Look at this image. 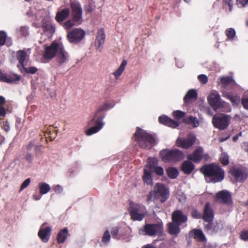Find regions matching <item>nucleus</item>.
Here are the masks:
<instances>
[{"instance_id": "1", "label": "nucleus", "mask_w": 248, "mask_h": 248, "mask_svg": "<svg viewBox=\"0 0 248 248\" xmlns=\"http://www.w3.org/2000/svg\"><path fill=\"white\" fill-rule=\"evenodd\" d=\"M201 171L204 174L207 182H219L224 178V170L217 165L213 164L204 166L201 169Z\"/></svg>"}, {"instance_id": "2", "label": "nucleus", "mask_w": 248, "mask_h": 248, "mask_svg": "<svg viewBox=\"0 0 248 248\" xmlns=\"http://www.w3.org/2000/svg\"><path fill=\"white\" fill-rule=\"evenodd\" d=\"M112 108L111 105L109 103H105L103 105L101 106L96 110L93 117L89 122V125H91L93 124H95V126L91 127L86 131V135L88 136H91L93 134L96 133L102 129L104 125V123L103 122V119L104 118V116L100 117L99 113L103 111L108 110Z\"/></svg>"}, {"instance_id": "3", "label": "nucleus", "mask_w": 248, "mask_h": 248, "mask_svg": "<svg viewBox=\"0 0 248 248\" xmlns=\"http://www.w3.org/2000/svg\"><path fill=\"white\" fill-rule=\"evenodd\" d=\"M207 100L217 112H229L231 111V108L229 103L222 100L220 96L217 91L212 92L208 96Z\"/></svg>"}, {"instance_id": "4", "label": "nucleus", "mask_w": 248, "mask_h": 248, "mask_svg": "<svg viewBox=\"0 0 248 248\" xmlns=\"http://www.w3.org/2000/svg\"><path fill=\"white\" fill-rule=\"evenodd\" d=\"M134 137L139 145L143 148H150L155 143L154 138L150 134L138 127Z\"/></svg>"}, {"instance_id": "5", "label": "nucleus", "mask_w": 248, "mask_h": 248, "mask_svg": "<svg viewBox=\"0 0 248 248\" xmlns=\"http://www.w3.org/2000/svg\"><path fill=\"white\" fill-rule=\"evenodd\" d=\"M160 155L162 160L165 162L179 161L184 157L183 153L178 149L163 150L160 152Z\"/></svg>"}, {"instance_id": "6", "label": "nucleus", "mask_w": 248, "mask_h": 248, "mask_svg": "<svg viewBox=\"0 0 248 248\" xmlns=\"http://www.w3.org/2000/svg\"><path fill=\"white\" fill-rule=\"evenodd\" d=\"M229 172L236 182H243L248 177V170L243 166H233L230 169Z\"/></svg>"}, {"instance_id": "7", "label": "nucleus", "mask_w": 248, "mask_h": 248, "mask_svg": "<svg viewBox=\"0 0 248 248\" xmlns=\"http://www.w3.org/2000/svg\"><path fill=\"white\" fill-rule=\"evenodd\" d=\"M129 212L132 219L137 221L142 220L146 214L144 206L134 203L130 204Z\"/></svg>"}, {"instance_id": "8", "label": "nucleus", "mask_w": 248, "mask_h": 248, "mask_svg": "<svg viewBox=\"0 0 248 248\" xmlns=\"http://www.w3.org/2000/svg\"><path fill=\"white\" fill-rule=\"evenodd\" d=\"M153 191L154 198L159 200L161 202L166 201L169 196L168 189L166 188L162 184H156Z\"/></svg>"}, {"instance_id": "9", "label": "nucleus", "mask_w": 248, "mask_h": 248, "mask_svg": "<svg viewBox=\"0 0 248 248\" xmlns=\"http://www.w3.org/2000/svg\"><path fill=\"white\" fill-rule=\"evenodd\" d=\"M162 226L160 224H146L143 229L140 230V234L155 236L161 232Z\"/></svg>"}, {"instance_id": "10", "label": "nucleus", "mask_w": 248, "mask_h": 248, "mask_svg": "<svg viewBox=\"0 0 248 248\" xmlns=\"http://www.w3.org/2000/svg\"><path fill=\"white\" fill-rule=\"evenodd\" d=\"M230 120L231 117L229 115L215 116L212 119V123L215 127L220 130H223L229 125Z\"/></svg>"}, {"instance_id": "11", "label": "nucleus", "mask_w": 248, "mask_h": 248, "mask_svg": "<svg viewBox=\"0 0 248 248\" xmlns=\"http://www.w3.org/2000/svg\"><path fill=\"white\" fill-rule=\"evenodd\" d=\"M70 5L72 9V15L74 20L79 23L82 19V10L79 2L77 0H71Z\"/></svg>"}, {"instance_id": "12", "label": "nucleus", "mask_w": 248, "mask_h": 248, "mask_svg": "<svg viewBox=\"0 0 248 248\" xmlns=\"http://www.w3.org/2000/svg\"><path fill=\"white\" fill-rule=\"evenodd\" d=\"M196 139V138L195 135L190 133L186 139L178 138L176 140V143L179 147L187 149L193 145Z\"/></svg>"}, {"instance_id": "13", "label": "nucleus", "mask_w": 248, "mask_h": 248, "mask_svg": "<svg viewBox=\"0 0 248 248\" xmlns=\"http://www.w3.org/2000/svg\"><path fill=\"white\" fill-rule=\"evenodd\" d=\"M85 35V32L83 30L80 29H76L69 32L67 37L70 42L77 43L83 39Z\"/></svg>"}, {"instance_id": "14", "label": "nucleus", "mask_w": 248, "mask_h": 248, "mask_svg": "<svg viewBox=\"0 0 248 248\" xmlns=\"http://www.w3.org/2000/svg\"><path fill=\"white\" fill-rule=\"evenodd\" d=\"M62 44L53 42L48 47L46 48L44 57L46 59H51L57 55L59 48L62 47Z\"/></svg>"}, {"instance_id": "15", "label": "nucleus", "mask_w": 248, "mask_h": 248, "mask_svg": "<svg viewBox=\"0 0 248 248\" xmlns=\"http://www.w3.org/2000/svg\"><path fill=\"white\" fill-rule=\"evenodd\" d=\"M216 201L221 203L229 205L232 203L231 195L227 190L217 192L215 197Z\"/></svg>"}, {"instance_id": "16", "label": "nucleus", "mask_w": 248, "mask_h": 248, "mask_svg": "<svg viewBox=\"0 0 248 248\" xmlns=\"http://www.w3.org/2000/svg\"><path fill=\"white\" fill-rule=\"evenodd\" d=\"M157 160L155 158H149L147 163L149 169L153 172H155L156 174L162 175L164 173V170L161 167L156 166Z\"/></svg>"}, {"instance_id": "17", "label": "nucleus", "mask_w": 248, "mask_h": 248, "mask_svg": "<svg viewBox=\"0 0 248 248\" xmlns=\"http://www.w3.org/2000/svg\"><path fill=\"white\" fill-rule=\"evenodd\" d=\"M214 217V211L212 210L210 204L207 202L204 208L202 218L206 222H212Z\"/></svg>"}, {"instance_id": "18", "label": "nucleus", "mask_w": 248, "mask_h": 248, "mask_svg": "<svg viewBox=\"0 0 248 248\" xmlns=\"http://www.w3.org/2000/svg\"><path fill=\"white\" fill-rule=\"evenodd\" d=\"M20 76L13 74H7L0 72V80L7 83H16L19 81Z\"/></svg>"}, {"instance_id": "19", "label": "nucleus", "mask_w": 248, "mask_h": 248, "mask_svg": "<svg viewBox=\"0 0 248 248\" xmlns=\"http://www.w3.org/2000/svg\"><path fill=\"white\" fill-rule=\"evenodd\" d=\"M45 223L42 225L39 232L38 236L44 242H47L50 237L51 228L49 227H45Z\"/></svg>"}, {"instance_id": "20", "label": "nucleus", "mask_w": 248, "mask_h": 248, "mask_svg": "<svg viewBox=\"0 0 248 248\" xmlns=\"http://www.w3.org/2000/svg\"><path fill=\"white\" fill-rule=\"evenodd\" d=\"M106 35L103 29H100L98 30L97 35L94 42V45L97 50H100L102 46L105 42Z\"/></svg>"}, {"instance_id": "21", "label": "nucleus", "mask_w": 248, "mask_h": 248, "mask_svg": "<svg viewBox=\"0 0 248 248\" xmlns=\"http://www.w3.org/2000/svg\"><path fill=\"white\" fill-rule=\"evenodd\" d=\"M172 221L174 223L181 225L187 221V217L180 210H177L172 214Z\"/></svg>"}, {"instance_id": "22", "label": "nucleus", "mask_w": 248, "mask_h": 248, "mask_svg": "<svg viewBox=\"0 0 248 248\" xmlns=\"http://www.w3.org/2000/svg\"><path fill=\"white\" fill-rule=\"evenodd\" d=\"M59 48V50L57 54V59L59 63L62 65L68 62L69 55L68 53L64 50L62 45V47Z\"/></svg>"}, {"instance_id": "23", "label": "nucleus", "mask_w": 248, "mask_h": 248, "mask_svg": "<svg viewBox=\"0 0 248 248\" xmlns=\"http://www.w3.org/2000/svg\"><path fill=\"white\" fill-rule=\"evenodd\" d=\"M158 121L159 123L172 128H176L179 125L177 122L169 118L165 115L160 116Z\"/></svg>"}, {"instance_id": "24", "label": "nucleus", "mask_w": 248, "mask_h": 248, "mask_svg": "<svg viewBox=\"0 0 248 248\" xmlns=\"http://www.w3.org/2000/svg\"><path fill=\"white\" fill-rule=\"evenodd\" d=\"M203 150L202 148H198L193 153L188 155V159L195 162H199L202 157Z\"/></svg>"}, {"instance_id": "25", "label": "nucleus", "mask_w": 248, "mask_h": 248, "mask_svg": "<svg viewBox=\"0 0 248 248\" xmlns=\"http://www.w3.org/2000/svg\"><path fill=\"white\" fill-rule=\"evenodd\" d=\"M16 56L19 63L17 66L22 71V68L24 69V62L27 59V54L24 50H19L17 52Z\"/></svg>"}, {"instance_id": "26", "label": "nucleus", "mask_w": 248, "mask_h": 248, "mask_svg": "<svg viewBox=\"0 0 248 248\" xmlns=\"http://www.w3.org/2000/svg\"><path fill=\"white\" fill-rule=\"evenodd\" d=\"M152 173V172L149 169L148 166L146 164L144 169V174L142 176V179L147 185H152V181L151 179Z\"/></svg>"}, {"instance_id": "27", "label": "nucleus", "mask_w": 248, "mask_h": 248, "mask_svg": "<svg viewBox=\"0 0 248 248\" xmlns=\"http://www.w3.org/2000/svg\"><path fill=\"white\" fill-rule=\"evenodd\" d=\"M197 98V93L196 90H190L184 97V100L185 103L187 104L193 100H196Z\"/></svg>"}, {"instance_id": "28", "label": "nucleus", "mask_w": 248, "mask_h": 248, "mask_svg": "<svg viewBox=\"0 0 248 248\" xmlns=\"http://www.w3.org/2000/svg\"><path fill=\"white\" fill-rule=\"evenodd\" d=\"M111 233L113 238L116 239H120L125 235V232L123 231L121 228L118 227H115L112 228Z\"/></svg>"}, {"instance_id": "29", "label": "nucleus", "mask_w": 248, "mask_h": 248, "mask_svg": "<svg viewBox=\"0 0 248 248\" xmlns=\"http://www.w3.org/2000/svg\"><path fill=\"white\" fill-rule=\"evenodd\" d=\"M219 79L220 83L224 87H226L228 86H230L232 87L235 85V81L232 78L229 77H220Z\"/></svg>"}, {"instance_id": "30", "label": "nucleus", "mask_w": 248, "mask_h": 248, "mask_svg": "<svg viewBox=\"0 0 248 248\" xmlns=\"http://www.w3.org/2000/svg\"><path fill=\"white\" fill-rule=\"evenodd\" d=\"M69 13V10L67 8L58 12L55 17L56 20L59 22H62L68 17Z\"/></svg>"}, {"instance_id": "31", "label": "nucleus", "mask_w": 248, "mask_h": 248, "mask_svg": "<svg viewBox=\"0 0 248 248\" xmlns=\"http://www.w3.org/2000/svg\"><path fill=\"white\" fill-rule=\"evenodd\" d=\"M181 169L185 174H190L194 169L193 164L189 161H185L182 165Z\"/></svg>"}, {"instance_id": "32", "label": "nucleus", "mask_w": 248, "mask_h": 248, "mask_svg": "<svg viewBox=\"0 0 248 248\" xmlns=\"http://www.w3.org/2000/svg\"><path fill=\"white\" fill-rule=\"evenodd\" d=\"M180 225L173 221L169 223L168 224L169 233L172 235H177L180 232Z\"/></svg>"}, {"instance_id": "33", "label": "nucleus", "mask_w": 248, "mask_h": 248, "mask_svg": "<svg viewBox=\"0 0 248 248\" xmlns=\"http://www.w3.org/2000/svg\"><path fill=\"white\" fill-rule=\"evenodd\" d=\"M42 26L44 29V31L48 32L50 35L55 31V27L48 20L43 21L42 24Z\"/></svg>"}, {"instance_id": "34", "label": "nucleus", "mask_w": 248, "mask_h": 248, "mask_svg": "<svg viewBox=\"0 0 248 248\" xmlns=\"http://www.w3.org/2000/svg\"><path fill=\"white\" fill-rule=\"evenodd\" d=\"M190 234L193 236L195 239L202 242H203L205 240V237L203 232L199 230H193L191 231Z\"/></svg>"}, {"instance_id": "35", "label": "nucleus", "mask_w": 248, "mask_h": 248, "mask_svg": "<svg viewBox=\"0 0 248 248\" xmlns=\"http://www.w3.org/2000/svg\"><path fill=\"white\" fill-rule=\"evenodd\" d=\"M68 234L67 228L62 230L57 235V240L59 243H63L66 239Z\"/></svg>"}, {"instance_id": "36", "label": "nucleus", "mask_w": 248, "mask_h": 248, "mask_svg": "<svg viewBox=\"0 0 248 248\" xmlns=\"http://www.w3.org/2000/svg\"><path fill=\"white\" fill-rule=\"evenodd\" d=\"M41 194L44 195L47 193L50 190V187L48 184L46 183H39L37 186Z\"/></svg>"}, {"instance_id": "37", "label": "nucleus", "mask_w": 248, "mask_h": 248, "mask_svg": "<svg viewBox=\"0 0 248 248\" xmlns=\"http://www.w3.org/2000/svg\"><path fill=\"white\" fill-rule=\"evenodd\" d=\"M183 121L186 124L192 125L194 127H197L200 124V122L198 119L193 116H190L188 118H185Z\"/></svg>"}, {"instance_id": "38", "label": "nucleus", "mask_w": 248, "mask_h": 248, "mask_svg": "<svg viewBox=\"0 0 248 248\" xmlns=\"http://www.w3.org/2000/svg\"><path fill=\"white\" fill-rule=\"evenodd\" d=\"M126 64L127 62L125 60H124L117 70L113 72V74L116 79L118 78L122 75L124 70Z\"/></svg>"}, {"instance_id": "39", "label": "nucleus", "mask_w": 248, "mask_h": 248, "mask_svg": "<svg viewBox=\"0 0 248 248\" xmlns=\"http://www.w3.org/2000/svg\"><path fill=\"white\" fill-rule=\"evenodd\" d=\"M204 226L206 231L211 233L216 232L218 230V226L213 224L212 222L205 224Z\"/></svg>"}, {"instance_id": "40", "label": "nucleus", "mask_w": 248, "mask_h": 248, "mask_svg": "<svg viewBox=\"0 0 248 248\" xmlns=\"http://www.w3.org/2000/svg\"><path fill=\"white\" fill-rule=\"evenodd\" d=\"M167 173L168 176L171 179L176 178L179 174L178 170L172 167L169 168L167 170Z\"/></svg>"}, {"instance_id": "41", "label": "nucleus", "mask_w": 248, "mask_h": 248, "mask_svg": "<svg viewBox=\"0 0 248 248\" xmlns=\"http://www.w3.org/2000/svg\"><path fill=\"white\" fill-rule=\"evenodd\" d=\"M111 236L108 229H107L103 235L102 239V242L105 244L108 245L110 240Z\"/></svg>"}, {"instance_id": "42", "label": "nucleus", "mask_w": 248, "mask_h": 248, "mask_svg": "<svg viewBox=\"0 0 248 248\" xmlns=\"http://www.w3.org/2000/svg\"><path fill=\"white\" fill-rule=\"evenodd\" d=\"M219 160L223 165H227L229 162V157L226 153H222L220 155Z\"/></svg>"}, {"instance_id": "43", "label": "nucleus", "mask_w": 248, "mask_h": 248, "mask_svg": "<svg viewBox=\"0 0 248 248\" xmlns=\"http://www.w3.org/2000/svg\"><path fill=\"white\" fill-rule=\"evenodd\" d=\"M225 34L227 36L228 39H232L235 35V31L233 28H229L225 31Z\"/></svg>"}, {"instance_id": "44", "label": "nucleus", "mask_w": 248, "mask_h": 248, "mask_svg": "<svg viewBox=\"0 0 248 248\" xmlns=\"http://www.w3.org/2000/svg\"><path fill=\"white\" fill-rule=\"evenodd\" d=\"M29 151L31 153L32 151L35 153H38L41 150V146L39 145H35L32 143H31L29 145Z\"/></svg>"}, {"instance_id": "45", "label": "nucleus", "mask_w": 248, "mask_h": 248, "mask_svg": "<svg viewBox=\"0 0 248 248\" xmlns=\"http://www.w3.org/2000/svg\"><path fill=\"white\" fill-rule=\"evenodd\" d=\"M22 71H21V72H26V73H30V74H32L35 73L37 71V69L35 67H29L25 68L24 66V69H23V68H22Z\"/></svg>"}, {"instance_id": "46", "label": "nucleus", "mask_w": 248, "mask_h": 248, "mask_svg": "<svg viewBox=\"0 0 248 248\" xmlns=\"http://www.w3.org/2000/svg\"><path fill=\"white\" fill-rule=\"evenodd\" d=\"M185 115V113L181 110H176L173 112V116L177 119H180L183 118Z\"/></svg>"}, {"instance_id": "47", "label": "nucleus", "mask_w": 248, "mask_h": 248, "mask_svg": "<svg viewBox=\"0 0 248 248\" xmlns=\"http://www.w3.org/2000/svg\"><path fill=\"white\" fill-rule=\"evenodd\" d=\"M198 78L200 82L203 84H206L208 81V78L207 76L203 74L199 75Z\"/></svg>"}, {"instance_id": "48", "label": "nucleus", "mask_w": 248, "mask_h": 248, "mask_svg": "<svg viewBox=\"0 0 248 248\" xmlns=\"http://www.w3.org/2000/svg\"><path fill=\"white\" fill-rule=\"evenodd\" d=\"M31 183V179L30 178H27L21 184L20 188V191H22L24 189L26 188L27 186H29Z\"/></svg>"}, {"instance_id": "49", "label": "nucleus", "mask_w": 248, "mask_h": 248, "mask_svg": "<svg viewBox=\"0 0 248 248\" xmlns=\"http://www.w3.org/2000/svg\"><path fill=\"white\" fill-rule=\"evenodd\" d=\"M18 31L23 36H25L28 34V29L26 27H21Z\"/></svg>"}, {"instance_id": "50", "label": "nucleus", "mask_w": 248, "mask_h": 248, "mask_svg": "<svg viewBox=\"0 0 248 248\" xmlns=\"http://www.w3.org/2000/svg\"><path fill=\"white\" fill-rule=\"evenodd\" d=\"M229 100L233 105H237L240 101V98L238 96L232 95Z\"/></svg>"}, {"instance_id": "51", "label": "nucleus", "mask_w": 248, "mask_h": 248, "mask_svg": "<svg viewBox=\"0 0 248 248\" xmlns=\"http://www.w3.org/2000/svg\"><path fill=\"white\" fill-rule=\"evenodd\" d=\"M75 22H76L74 20L73 18V20H70L66 21L64 23V25L65 28L66 29H69L71 28L74 25Z\"/></svg>"}, {"instance_id": "52", "label": "nucleus", "mask_w": 248, "mask_h": 248, "mask_svg": "<svg viewBox=\"0 0 248 248\" xmlns=\"http://www.w3.org/2000/svg\"><path fill=\"white\" fill-rule=\"evenodd\" d=\"M237 4L239 7H243L248 5V0H237Z\"/></svg>"}, {"instance_id": "53", "label": "nucleus", "mask_w": 248, "mask_h": 248, "mask_svg": "<svg viewBox=\"0 0 248 248\" xmlns=\"http://www.w3.org/2000/svg\"><path fill=\"white\" fill-rule=\"evenodd\" d=\"M6 38V35L5 32L1 31H0V44L3 45L5 43Z\"/></svg>"}, {"instance_id": "54", "label": "nucleus", "mask_w": 248, "mask_h": 248, "mask_svg": "<svg viewBox=\"0 0 248 248\" xmlns=\"http://www.w3.org/2000/svg\"><path fill=\"white\" fill-rule=\"evenodd\" d=\"M240 237L244 241H248V231H243L240 234Z\"/></svg>"}, {"instance_id": "55", "label": "nucleus", "mask_w": 248, "mask_h": 248, "mask_svg": "<svg viewBox=\"0 0 248 248\" xmlns=\"http://www.w3.org/2000/svg\"><path fill=\"white\" fill-rule=\"evenodd\" d=\"M242 104L244 108L248 110V97H244L242 98Z\"/></svg>"}, {"instance_id": "56", "label": "nucleus", "mask_w": 248, "mask_h": 248, "mask_svg": "<svg viewBox=\"0 0 248 248\" xmlns=\"http://www.w3.org/2000/svg\"><path fill=\"white\" fill-rule=\"evenodd\" d=\"M54 191L57 193H61L63 190L62 187L60 185H56L54 186Z\"/></svg>"}, {"instance_id": "57", "label": "nucleus", "mask_w": 248, "mask_h": 248, "mask_svg": "<svg viewBox=\"0 0 248 248\" xmlns=\"http://www.w3.org/2000/svg\"><path fill=\"white\" fill-rule=\"evenodd\" d=\"M42 195V194H41L40 193V194L35 193L32 195V199L34 201H38L41 199Z\"/></svg>"}, {"instance_id": "58", "label": "nucleus", "mask_w": 248, "mask_h": 248, "mask_svg": "<svg viewBox=\"0 0 248 248\" xmlns=\"http://www.w3.org/2000/svg\"><path fill=\"white\" fill-rule=\"evenodd\" d=\"M6 112L4 108L0 105V117H4L5 115Z\"/></svg>"}, {"instance_id": "59", "label": "nucleus", "mask_w": 248, "mask_h": 248, "mask_svg": "<svg viewBox=\"0 0 248 248\" xmlns=\"http://www.w3.org/2000/svg\"><path fill=\"white\" fill-rule=\"evenodd\" d=\"M154 196V191L150 192L147 196V202H149L152 200L153 196Z\"/></svg>"}, {"instance_id": "60", "label": "nucleus", "mask_w": 248, "mask_h": 248, "mask_svg": "<svg viewBox=\"0 0 248 248\" xmlns=\"http://www.w3.org/2000/svg\"><path fill=\"white\" fill-rule=\"evenodd\" d=\"M222 93H223V96L226 98H228V99H230V97H231V96L232 95L230 94L229 93H228V92H226V91H223L222 92Z\"/></svg>"}, {"instance_id": "61", "label": "nucleus", "mask_w": 248, "mask_h": 248, "mask_svg": "<svg viewBox=\"0 0 248 248\" xmlns=\"http://www.w3.org/2000/svg\"><path fill=\"white\" fill-rule=\"evenodd\" d=\"M29 153L27 154L26 158L27 160H28L30 162L32 160L33 157H32V155H31V153L29 151Z\"/></svg>"}, {"instance_id": "62", "label": "nucleus", "mask_w": 248, "mask_h": 248, "mask_svg": "<svg viewBox=\"0 0 248 248\" xmlns=\"http://www.w3.org/2000/svg\"><path fill=\"white\" fill-rule=\"evenodd\" d=\"M3 128L6 131L9 130L10 126L7 122H5L3 124Z\"/></svg>"}, {"instance_id": "63", "label": "nucleus", "mask_w": 248, "mask_h": 248, "mask_svg": "<svg viewBox=\"0 0 248 248\" xmlns=\"http://www.w3.org/2000/svg\"><path fill=\"white\" fill-rule=\"evenodd\" d=\"M192 215L194 218H199L200 217V214L196 211L193 212Z\"/></svg>"}, {"instance_id": "64", "label": "nucleus", "mask_w": 248, "mask_h": 248, "mask_svg": "<svg viewBox=\"0 0 248 248\" xmlns=\"http://www.w3.org/2000/svg\"><path fill=\"white\" fill-rule=\"evenodd\" d=\"M242 147L246 151L248 152V142H244L242 144Z\"/></svg>"}]
</instances>
